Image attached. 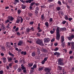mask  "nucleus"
I'll use <instances>...</instances> for the list:
<instances>
[{"label": "nucleus", "mask_w": 74, "mask_h": 74, "mask_svg": "<svg viewBox=\"0 0 74 74\" xmlns=\"http://www.w3.org/2000/svg\"><path fill=\"white\" fill-rule=\"evenodd\" d=\"M57 28L56 29V40L59 41L60 40V30L59 29L60 27H58V26H57Z\"/></svg>", "instance_id": "obj_1"}, {"label": "nucleus", "mask_w": 74, "mask_h": 74, "mask_svg": "<svg viewBox=\"0 0 74 74\" xmlns=\"http://www.w3.org/2000/svg\"><path fill=\"white\" fill-rule=\"evenodd\" d=\"M8 54L10 56L12 57H9L7 58L8 60V62H13V58L15 56V55H14L12 53H10V51H9L8 52Z\"/></svg>", "instance_id": "obj_2"}, {"label": "nucleus", "mask_w": 74, "mask_h": 74, "mask_svg": "<svg viewBox=\"0 0 74 74\" xmlns=\"http://www.w3.org/2000/svg\"><path fill=\"white\" fill-rule=\"evenodd\" d=\"M36 43L41 46H44L43 42L40 39H38L36 41Z\"/></svg>", "instance_id": "obj_3"}, {"label": "nucleus", "mask_w": 74, "mask_h": 74, "mask_svg": "<svg viewBox=\"0 0 74 74\" xmlns=\"http://www.w3.org/2000/svg\"><path fill=\"white\" fill-rule=\"evenodd\" d=\"M21 21V23H22L23 21V19L22 17L21 16L20 17L19 16H18L17 18L16 23H19Z\"/></svg>", "instance_id": "obj_4"}, {"label": "nucleus", "mask_w": 74, "mask_h": 74, "mask_svg": "<svg viewBox=\"0 0 74 74\" xmlns=\"http://www.w3.org/2000/svg\"><path fill=\"white\" fill-rule=\"evenodd\" d=\"M58 64L59 65L61 66H63L64 65L63 60L61 58H60L58 60Z\"/></svg>", "instance_id": "obj_5"}, {"label": "nucleus", "mask_w": 74, "mask_h": 74, "mask_svg": "<svg viewBox=\"0 0 74 74\" xmlns=\"http://www.w3.org/2000/svg\"><path fill=\"white\" fill-rule=\"evenodd\" d=\"M19 1H20L22 3H23V4H25V3H30L32 2V1H33V0H27L25 2L23 1V0H19Z\"/></svg>", "instance_id": "obj_6"}, {"label": "nucleus", "mask_w": 74, "mask_h": 74, "mask_svg": "<svg viewBox=\"0 0 74 74\" xmlns=\"http://www.w3.org/2000/svg\"><path fill=\"white\" fill-rule=\"evenodd\" d=\"M61 43H62V44H63V45H62V46H63L64 47V46H65V45L64 44H65V42H63L64 41V36H61Z\"/></svg>", "instance_id": "obj_7"}, {"label": "nucleus", "mask_w": 74, "mask_h": 74, "mask_svg": "<svg viewBox=\"0 0 74 74\" xmlns=\"http://www.w3.org/2000/svg\"><path fill=\"white\" fill-rule=\"evenodd\" d=\"M74 35L73 34L71 36L67 37V39L69 41H71L73 38H74Z\"/></svg>", "instance_id": "obj_8"}, {"label": "nucleus", "mask_w": 74, "mask_h": 74, "mask_svg": "<svg viewBox=\"0 0 74 74\" xmlns=\"http://www.w3.org/2000/svg\"><path fill=\"white\" fill-rule=\"evenodd\" d=\"M44 42L46 43H47L50 41L51 39L49 38H45L44 40Z\"/></svg>", "instance_id": "obj_9"}, {"label": "nucleus", "mask_w": 74, "mask_h": 74, "mask_svg": "<svg viewBox=\"0 0 74 74\" xmlns=\"http://www.w3.org/2000/svg\"><path fill=\"white\" fill-rule=\"evenodd\" d=\"M51 69L49 68H45V71L46 72L48 73H50L51 72Z\"/></svg>", "instance_id": "obj_10"}, {"label": "nucleus", "mask_w": 74, "mask_h": 74, "mask_svg": "<svg viewBox=\"0 0 74 74\" xmlns=\"http://www.w3.org/2000/svg\"><path fill=\"white\" fill-rule=\"evenodd\" d=\"M42 51L44 52L45 53H46L48 52V51L46 49H42L41 50Z\"/></svg>", "instance_id": "obj_11"}, {"label": "nucleus", "mask_w": 74, "mask_h": 74, "mask_svg": "<svg viewBox=\"0 0 74 74\" xmlns=\"http://www.w3.org/2000/svg\"><path fill=\"white\" fill-rule=\"evenodd\" d=\"M23 42L22 40L19 41L18 43V46H20L22 44H23Z\"/></svg>", "instance_id": "obj_12"}, {"label": "nucleus", "mask_w": 74, "mask_h": 74, "mask_svg": "<svg viewBox=\"0 0 74 74\" xmlns=\"http://www.w3.org/2000/svg\"><path fill=\"white\" fill-rule=\"evenodd\" d=\"M71 49L72 50H73L74 49V42H72L71 43Z\"/></svg>", "instance_id": "obj_13"}, {"label": "nucleus", "mask_w": 74, "mask_h": 74, "mask_svg": "<svg viewBox=\"0 0 74 74\" xmlns=\"http://www.w3.org/2000/svg\"><path fill=\"white\" fill-rule=\"evenodd\" d=\"M2 60H3V62L4 63H5L6 62V58L5 57H3L2 58Z\"/></svg>", "instance_id": "obj_14"}, {"label": "nucleus", "mask_w": 74, "mask_h": 74, "mask_svg": "<svg viewBox=\"0 0 74 74\" xmlns=\"http://www.w3.org/2000/svg\"><path fill=\"white\" fill-rule=\"evenodd\" d=\"M21 54H23L24 56H25L27 54V53L26 51H22L21 52Z\"/></svg>", "instance_id": "obj_15"}, {"label": "nucleus", "mask_w": 74, "mask_h": 74, "mask_svg": "<svg viewBox=\"0 0 74 74\" xmlns=\"http://www.w3.org/2000/svg\"><path fill=\"white\" fill-rule=\"evenodd\" d=\"M28 15L29 16H30V17H31L33 16V14L31 12H29L28 13Z\"/></svg>", "instance_id": "obj_16"}, {"label": "nucleus", "mask_w": 74, "mask_h": 74, "mask_svg": "<svg viewBox=\"0 0 74 74\" xmlns=\"http://www.w3.org/2000/svg\"><path fill=\"white\" fill-rule=\"evenodd\" d=\"M44 14H43L42 15H41V18L42 20H44Z\"/></svg>", "instance_id": "obj_17"}, {"label": "nucleus", "mask_w": 74, "mask_h": 74, "mask_svg": "<svg viewBox=\"0 0 74 74\" xmlns=\"http://www.w3.org/2000/svg\"><path fill=\"white\" fill-rule=\"evenodd\" d=\"M32 55V56H35L36 55V52L35 51H34L32 52V53H31Z\"/></svg>", "instance_id": "obj_18"}, {"label": "nucleus", "mask_w": 74, "mask_h": 74, "mask_svg": "<svg viewBox=\"0 0 74 74\" xmlns=\"http://www.w3.org/2000/svg\"><path fill=\"white\" fill-rule=\"evenodd\" d=\"M45 24L46 26L47 27H48L49 26V23L48 22H46L45 23Z\"/></svg>", "instance_id": "obj_19"}, {"label": "nucleus", "mask_w": 74, "mask_h": 74, "mask_svg": "<svg viewBox=\"0 0 74 74\" xmlns=\"http://www.w3.org/2000/svg\"><path fill=\"white\" fill-rule=\"evenodd\" d=\"M44 69V67H42L40 68H39L38 69V71H42Z\"/></svg>", "instance_id": "obj_20"}, {"label": "nucleus", "mask_w": 74, "mask_h": 74, "mask_svg": "<svg viewBox=\"0 0 74 74\" xmlns=\"http://www.w3.org/2000/svg\"><path fill=\"white\" fill-rule=\"evenodd\" d=\"M21 8L23 9H25L26 7V6H25L23 4L21 5Z\"/></svg>", "instance_id": "obj_21"}, {"label": "nucleus", "mask_w": 74, "mask_h": 74, "mask_svg": "<svg viewBox=\"0 0 74 74\" xmlns=\"http://www.w3.org/2000/svg\"><path fill=\"white\" fill-rule=\"evenodd\" d=\"M34 64L33 63H29L28 64V66H29L30 67H31Z\"/></svg>", "instance_id": "obj_22"}, {"label": "nucleus", "mask_w": 74, "mask_h": 74, "mask_svg": "<svg viewBox=\"0 0 74 74\" xmlns=\"http://www.w3.org/2000/svg\"><path fill=\"white\" fill-rule=\"evenodd\" d=\"M58 70H59L61 71L62 70V67H61V66H59L58 67Z\"/></svg>", "instance_id": "obj_23"}, {"label": "nucleus", "mask_w": 74, "mask_h": 74, "mask_svg": "<svg viewBox=\"0 0 74 74\" xmlns=\"http://www.w3.org/2000/svg\"><path fill=\"white\" fill-rule=\"evenodd\" d=\"M17 71L18 72H21L22 71V69L21 68H18L17 70Z\"/></svg>", "instance_id": "obj_24"}, {"label": "nucleus", "mask_w": 74, "mask_h": 74, "mask_svg": "<svg viewBox=\"0 0 74 74\" xmlns=\"http://www.w3.org/2000/svg\"><path fill=\"white\" fill-rule=\"evenodd\" d=\"M31 29H30L29 28H27L26 29V32H27L29 33L30 30H31Z\"/></svg>", "instance_id": "obj_25"}, {"label": "nucleus", "mask_w": 74, "mask_h": 74, "mask_svg": "<svg viewBox=\"0 0 74 74\" xmlns=\"http://www.w3.org/2000/svg\"><path fill=\"white\" fill-rule=\"evenodd\" d=\"M60 30H61V31H64L66 30V28L65 27L62 28L60 29Z\"/></svg>", "instance_id": "obj_26"}, {"label": "nucleus", "mask_w": 74, "mask_h": 74, "mask_svg": "<svg viewBox=\"0 0 74 74\" xmlns=\"http://www.w3.org/2000/svg\"><path fill=\"white\" fill-rule=\"evenodd\" d=\"M64 18H65V20H68V19H69V17L67 15H65V17H64Z\"/></svg>", "instance_id": "obj_27"}, {"label": "nucleus", "mask_w": 74, "mask_h": 74, "mask_svg": "<svg viewBox=\"0 0 74 74\" xmlns=\"http://www.w3.org/2000/svg\"><path fill=\"white\" fill-rule=\"evenodd\" d=\"M35 4V2H32L30 3V6H33Z\"/></svg>", "instance_id": "obj_28"}, {"label": "nucleus", "mask_w": 74, "mask_h": 74, "mask_svg": "<svg viewBox=\"0 0 74 74\" xmlns=\"http://www.w3.org/2000/svg\"><path fill=\"white\" fill-rule=\"evenodd\" d=\"M21 69H22V70H24L25 69H26V68L24 67V66H22V67H21Z\"/></svg>", "instance_id": "obj_29"}, {"label": "nucleus", "mask_w": 74, "mask_h": 74, "mask_svg": "<svg viewBox=\"0 0 74 74\" xmlns=\"http://www.w3.org/2000/svg\"><path fill=\"white\" fill-rule=\"evenodd\" d=\"M56 10L57 11H59V10H60L61 9V8L60 7H58L56 8Z\"/></svg>", "instance_id": "obj_30"}, {"label": "nucleus", "mask_w": 74, "mask_h": 74, "mask_svg": "<svg viewBox=\"0 0 74 74\" xmlns=\"http://www.w3.org/2000/svg\"><path fill=\"white\" fill-rule=\"evenodd\" d=\"M21 12H22V11H21L19 9L18 10V14H20L21 13Z\"/></svg>", "instance_id": "obj_31"}, {"label": "nucleus", "mask_w": 74, "mask_h": 74, "mask_svg": "<svg viewBox=\"0 0 74 74\" xmlns=\"http://www.w3.org/2000/svg\"><path fill=\"white\" fill-rule=\"evenodd\" d=\"M58 50H59V48L58 47H57L54 49V51H56Z\"/></svg>", "instance_id": "obj_32"}, {"label": "nucleus", "mask_w": 74, "mask_h": 74, "mask_svg": "<svg viewBox=\"0 0 74 74\" xmlns=\"http://www.w3.org/2000/svg\"><path fill=\"white\" fill-rule=\"evenodd\" d=\"M58 4H59L60 5H62L61 2L59 0L58 1Z\"/></svg>", "instance_id": "obj_33"}, {"label": "nucleus", "mask_w": 74, "mask_h": 74, "mask_svg": "<svg viewBox=\"0 0 74 74\" xmlns=\"http://www.w3.org/2000/svg\"><path fill=\"white\" fill-rule=\"evenodd\" d=\"M48 57H45L44 58L43 60L46 61L47 60H48Z\"/></svg>", "instance_id": "obj_34"}, {"label": "nucleus", "mask_w": 74, "mask_h": 74, "mask_svg": "<svg viewBox=\"0 0 74 74\" xmlns=\"http://www.w3.org/2000/svg\"><path fill=\"white\" fill-rule=\"evenodd\" d=\"M45 62L46 61L43 60L41 62V63H42V64H44Z\"/></svg>", "instance_id": "obj_35"}, {"label": "nucleus", "mask_w": 74, "mask_h": 74, "mask_svg": "<svg viewBox=\"0 0 74 74\" xmlns=\"http://www.w3.org/2000/svg\"><path fill=\"white\" fill-rule=\"evenodd\" d=\"M54 31L53 30H51L50 31V33L51 34H53L54 33Z\"/></svg>", "instance_id": "obj_36"}, {"label": "nucleus", "mask_w": 74, "mask_h": 74, "mask_svg": "<svg viewBox=\"0 0 74 74\" xmlns=\"http://www.w3.org/2000/svg\"><path fill=\"white\" fill-rule=\"evenodd\" d=\"M68 2L69 3H71L72 2V0H69L68 1Z\"/></svg>", "instance_id": "obj_37"}, {"label": "nucleus", "mask_w": 74, "mask_h": 74, "mask_svg": "<svg viewBox=\"0 0 74 74\" xmlns=\"http://www.w3.org/2000/svg\"><path fill=\"white\" fill-rule=\"evenodd\" d=\"M69 21H71L73 20V18L71 17H70L69 18L68 20Z\"/></svg>", "instance_id": "obj_38"}, {"label": "nucleus", "mask_w": 74, "mask_h": 74, "mask_svg": "<svg viewBox=\"0 0 74 74\" xmlns=\"http://www.w3.org/2000/svg\"><path fill=\"white\" fill-rule=\"evenodd\" d=\"M12 63H9L8 64L9 66V67H10L12 66Z\"/></svg>", "instance_id": "obj_39"}, {"label": "nucleus", "mask_w": 74, "mask_h": 74, "mask_svg": "<svg viewBox=\"0 0 74 74\" xmlns=\"http://www.w3.org/2000/svg\"><path fill=\"white\" fill-rule=\"evenodd\" d=\"M12 16H8L7 17V18H8L9 20H10V19L12 18Z\"/></svg>", "instance_id": "obj_40"}, {"label": "nucleus", "mask_w": 74, "mask_h": 74, "mask_svg": "<svg viewBox=\"0 0 74 74\" xmlns=\"http://www.w3.org/2000/svg\"><path fill=\"white\" fill-rule=\"evenodd\" d=\"M20 62L21 63H25V60H21L20 61Z\"/></svg>", "instance_id": "obj_41"}, {"label": "nucleus", "mask_w": 74, "mask_h": 74, "mask_svg": "<svg viewBox=\"0 0 74 74\" xmlns=\"http://www.w3.org/2000/svg\"><path fill=\"white\" fill-rule=\"evenodd\" d=\"M14 0L15 2L16 3H19L20 2V1L18 0Z\"/></svg>", "instance_id": "obj_42"}, {"label": "nucleus", "mask_w": 74, "mask_h": 74, "mask_svg": "<svg viewBox=\"0 0 74 74\" xmlns=\"http://www.w3.org/2000/svg\"><path fill=\"white\" fill-rule=\"evenodd\" d=\"M35 58L36 59H37L38 60H39L40 59V57L38 56H36Z\"/></svg>", "instance_id": "obj_43"}, {"label": "nucleus", "mask_w": 74, "mask_h": 74, "mask_svg": "<svg viewBox=\"0 0 74 74\" xmlns=\"http://www.w3.org/2000/svg\"><path fill=\"white\" fill-rule=\"evenodd\" d=\"M14 19V18L13 17H12V18H11V19H10V20L11 21H12Z\"/></svg>", "instance_id": "obj_44"}, {"label": "nucleus", "mask_w": 74, "mask_h": 74, "mask_svg": "<svg viewBox=\"0 0 74 74\" xmlns=\"http://www.w3.org/2000/svg\"><path fill=\"white\" fill-rule=\"evenodd\" d=\"M5 46H6V47L8 48H9L10 47V46H9V45H8V44H6Z\"/></svg>", "instance_id": "obj_45"}, {"label": "nucleus", "mask_w": 74, "mask_h": 74, "mask_svg": "<svg viewBox=\"0 0 74 74\" xmlns=\"http://www.w3.org/2000/svg\"><path fill=\"white\" fill-rule=\"evenodd\" d=\"M30 19V18L29 17H26V20H29Z\"/></svg>", "instance_id": "obj_46"}, {"label": "nucleus", "mask_w": 74, "mask_h": 74, "mask_svg": "<svg viewBox=\"0 0 74 74\" xmlns=\"http://www.w3.org/2000/svg\"><path fill=\"white\" fill-rule=\"evenodd\" d=\"M38 33H40L42 31V29H38Z\"/></svg>", "instance_id": "obj_47"}, {"label": "nucleus", "mask_w": 74, "mask_h": 74, "mask_svg": "<svg viewBox=\"0 0 74 74\" xmlns=\"http://www.w3.org/2000/svg\"><path fill=\"white\" fill-rule=\"evenodd\" d=\"M66 22V21H62V23L64 25H65Z\"/></svg>", "instance_id": "obj_48"}, {"label": "nucleus", "mask_w": 74, "mask_h": 74, "mask_svg": "<svg viewBox=\"0 0 74 74\" xmlns=\"http://www.w3.org/2000/svg\"><path fill=\"white\" fill-rule=\"evenodd\" d=\"M71 42H67V45L68 46H70Z\"/></svg>", "instance_id": "obj_49"}, {"label": "nucleus", "mask_w": 74, "mask_h": 74, "mask_svg": "<svg viewBox=\"0 0 74 74\" xmlns=\"http://www.w3.org/2000/svg\"><path fill=\"white\" fill-rule=\"evenodd\" d=\"M34 23V21H31L29 23L30 25H33Z\"/></svg>", "instance_id": "obj_50"}, {"label": "nucleus", "mask_w": 74, "mask_h": 74, "mask_svg": "<svg viewBox=\"0 0 74 74\" xmlns=\"http://www.w3.org/2000/svg\"><path fill=\"white\" fill-rule=\"evenodd\" d=\"M37 66L36 64H35L33 66V67L34 68H36Z\"/></svg>", "instance_id": "obj_51"}, {"label": "nucleus", "mask_w": 74, "mask_h": 74, "mask_svg": "<svg viewBox=\"0 0 74 74\" xmlns=\"http://www.w3.org/2000/svg\"><path fill=\"white\" fill-rule=\"evenodd\" d=\"M53 21V19H52V18H50L49 19V21L50 22H51Z\"/></svg>", "instance_id": "obj_52"}, {"label": "nucleus", "mask_w": 74, "mask_h": 74, "mask_svg": "<svg viewBox=\"0 0 74 74\" xmlns=\"http://www.w3.org/2000/svg\"><path fill=\"white\" fill-rule=\"evenodd\" d=\"M32 8H33V6H29V9L30 10H32Z\"/></svg>", "instance_id": "obj_53"}, {"label": "nucleus", "mask_w": 74, "mask_h": 74, "mask_svg": "<svg viewBox=\"0 0 74 74\" xmlns=\"http://www.w3.org/2000/svg\"><path fill=\"white\" fill-rule=\"evenodd\" d=\"M10 22V21L9 20H7L6 21H5V23H8V22Z\"/></svg>", "instance_id": "obj_54"}, {"label": "nucleus", "mask_w": 74, "mask_h": 74, "mask_svg": "<svg viewBox=\"0 0 74 74\" xmlns=\"http://www.w3.org/2000/svg\"><path fill=\"white\" fill-rule=\"evenodd\" d=\"M3 70H1L0 71V74H3Z\"/></svg>", "instance_id": "obj_55"}, {"label": "nucleus", "mask_w": 74, "mask_h": 74, "mask_svg": "<svg viewBox=\"0 0 74 74\" xmlns=\"http://www.w3.org/2000/svg\"><path fill=\"white\" fill-rule=\"evenodd\" d=\"M17 34L18 36H20L21 35V34H20V33L19 32H17Z\"/></svg>", "instance_id": "obj_56"}, {"label": "nucleus", "mask_w": 74, "mask_h": 74, "mask_svg": "<svg viewBox=\"0 0 74 74\" xmlns=\"http://www.w3.org/2000/svg\"><path fill=\"white\" fill-rule=\"evenodd\" d=\"M1 48L2 49H3V50H4V51H5V47L2 46L1 47Z\"/></svg>", "instance_id": "obj_57"}, {"label": "nucleus", "mask_w": 74, "mask_h": 74, "mask_svg": "<svg viewBox=\"0 0 74 74\" xmlns=\"http://www.w3.org/2000/svg\"><path fill=\"white\" fill-rule=\"evenodd\" d=\"M23 71L24 73H25L27 72V70L26 69L23 70Z\"/></svg>", "instance_id": "obj_58"}, {"label": "nucleus", "mask_w": 74, "mask_h": 74, "mask_svg": "<svg viewBox=\"0 0 74 74\" xmlns=\"http://www.w3.org/2000/svg\"><path fill=\"white\" fill-rule=\"evenodd\" d=\"M38 13V12L37 10H36L35 11V13L36 14H37Z\"/></svg>", "instance_id": "obj_59"}, {"label": "nucleus", "mask_w": 74, "mask_h": 74, "mask_svg": "<svg viewBox=\"0 0 74 74\" xmlns=\"http://www.w3.org/2000/svg\"><path fill=\"white\" fill-rule=\"evenodd\" d=\"M36 34H37V36L38 37H40L41 36V34H40L39 33H37Z\"/></svg>", "instance_id": "obj_60"}, {"label": "nucleus", "mask_w": 74, "mask_h": 74, "mask_svg": "<svg viewBox=\"0 0 74 74\" xmlns=\"http://www.w3.org/2000/svg\"><path fill=\"white\" fill-rule=\"evenodd\" d=\"M73 53V51H69V53L70 54H71Z\"/></svg>", "instance_id": "obj_61"}, {"label": "nucleus", "mask_w": 74, "mask_h": 74, "mask_svg": "<svg viewBox=\"0 0 74 74\" xmlns=\"http://www.w3.org/2000/svg\"><path fill=\"white\" fill-rule=\"evenodd\" d=\"M74 57L73 56H71L70 57V59H72Z\"/></svg>", "instance_id": "obj_62"}, {"label": "nucleus", "mask_w": 74, "mask_h": 74, "mask_svg": "<svg viewBox=\"0 0 74 74\" xmlns=\"http://www.w3.org/2000/svg\"><path fill=\"white\" fill-rule=\"evenodd\" d=\"M71 70L72 71H74V67H72L71 69Z\"/></svg>", "instance_id": "obj_63"}, {"label": "nucleus", "mask_w": 74, "mask_h": 74, "mask_svg": "<svg viewBox=\"0 0 74 74\" xmlns=\"http://www.w3.org/2000/svg\"><path fill=\"white\" fill-rule=\"evenodd\" d=\"M18 28H16V29L15 31L17 32L18 31Z\"/></svg>", "instance_id": "obj_64"}]
</instances>
